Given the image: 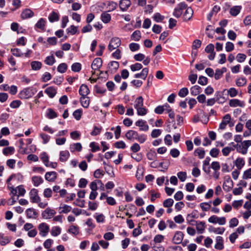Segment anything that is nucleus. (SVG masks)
Listing matches in <instances>:
<instances>
[{"label": "nucleus", "instance_id": "f257e3e1", "mask_svg": "<svg viewBox=\"0 0 251 251\" xmlns=\"http://www.w3.org/2000/svg\"><path fill=\"white\" fill-rule=\"evenodd\" d=\"M144 99L142 96L137 97L135 101L134 107L139 116H145L148 112V109L143 106Z\"/></svg>", "mask_w": 251, "mask_h": 251}, {"label": "nucleus", "instance_id": "f03ea898", "mask_svg": "<svg viewBox=\"0 0 251 251\" xmlns=\"http://www.w3.org/2000/svg\"><path fill=\"white\" fill-rule=\"evenodd\" d=\"M227 125L229 127H232L234 125L233 120L231 119V115L229 114H226L223 117L222 121L219 125L218 130L225 129Z\"/></svg>", "mask_w": 251, "mask_h": 251}, {"label": "nucleus", "instance_id": "7ed1b4c3", "mask_svg": "<svg viewBox=\"0 0 251 251\" xmlns=\"http://www.w3.org/2000/svg\"><path fill=\"white\" fill-rule=\"evenodd\" d=\"M37 92V89L33 87L25 88L20 93V97L24 99H29L31 98Z\"/></svg>", "mask_w": 251, "mask_h": 251}, {"label": "nucleus", "instance_id": "20e7f679", "mask_svg": "<svg viewBox=\"0 0 251 251\" xmlns=\"http://www.w3.org/2000/svg\"><path fill=\"white\" fill-rule=\"evenodd\" d=\"M121 44V40L118 37H113L110 41L108 46V49L109 50L112 51L117 49Z\"/></svg>", "mask_w": 251, "mask_h": 251}, {"label": "nucleus", "instance_id": "39448f33", "mask_svg": "<svg viewBox=\"0 0 251 251\" xmlns=\"http://www.w3.org/2000/svg\"><path fill=\"white\" fill-rule=\"evenodd\" d=\"M39 234L42 237H46L50 230V226L46 223H42L38 225Z\"/></svg>", "mask_w": 251, "mask_h": 251}, {"label": "nucleus", "instance_id": "423d86ee", "mask_svg": "<svg viewBox=\"0 0 251 251\" xmlns=\"http://www.w3.org/2000/svg\"><path fill=\"white\" fill-rule=\"evenodd\" d=\"M55 214L54 209L48 207L42 212L41 215L43 219L48 220L53 218Z\"/></svg>", "mask_w": 251, "mask_h": 251}, {"label": "nucleus", "instance_id": "0eeeda50", "mask_svg": "<svg viewBox=\"0 0 251 251\" xmlns=\"http://www.w3.org/2000/svg\"><path fill=\"white\" fill-rule=\"evenodd\" d=\"M187 5L184 2L180 3L175 9L173 15L176 18H179L182 14V10L186 9Z\"/></svg>", "mask_w": 251, "mask_h": 251}, {"label": "nucleus", "instance_id": "6e6552de", "mask_svg": "<svg viewBox=\"0 0 251 251\" xmlns=\"http://www.w3.org/2000/svg\"><path fill=\"white\" fill-rule=\"evenodd\" d=\"M29 197L33 203L39 202L40 198L38 196V191L36 189H32L29 192Z\"/></svg>", "mask_w": 251, "mask_h": 251}, {"label": "nucleus", "instance_id": "1a4fd4ad", "mask_svg": "<svg viewBox=\"0 0 251 251\" xmlns=\"http://www.w3.org/2000/svg\"><path fill=\"white\" fill-rule=\"evenodd\" d=\"M183 233L181 231H177L175 232L172 239V242L175 244H180L183 240Z\"/></svg>", "mask_w": 251, "mask_h": 251}, {"label": "nucleus", "instance_id": "9d476101", "mask_svg": "<svg viewBox=\"0 0 251 251\" xmlns=\"http://www.w3.org/2000/svg\"><path fill=\"white\" fill-rule=\"evenodd\" d=\"M233 186V182L230 177L226 178L223 183V189L226 192L231 190Z\"/></svg>", "mask_w": 251, "mask_h": 251}, {"label": "nucleus", "instance_id": "9b49d317", "mask_svg": "<svg viewBox=\"0 0 251 251\" xmlns=\"http://www.w3.org/2000/svg\"><path fill=\"white\" fill-rule=\"evenodd\" d=\"M229 105L232 107L237 106L243 107L245 106V102L238 99H232L229 101Z\"/></svg>", "mask_w": 251, "mask_h": 251}, {"label": "nucleus", "instance_id": "f8f14e48", "mask_svg": "<svg viewBox=\"0 0 251 251\" xmlns=\"http://www.w3.org/2000/svg\"><path fill=\"white\" fill-rule=\"evenodd\" d=\"M102 61L100 58H95L92 63V69L94 71L99 70L102 66Z\"/></svg>", "mask_w": 251, "mask_h": 251}, {"label": "nucleus", "instance_id": "ddd939ff", "mask_svg": "<svg viewBox=\"0 0 251 251\" xmlns=\"http://www.w3.org/2000/svg\"><path fill=\"white\" fill-rule=\"evenodd\" d=\"M98 184H101V189L104 190V184L100 180H96L91 182L90 184V188L91 191H97Z\"/></svg>", "mask_w": 251, "mask_h": 251}, {"label": "nucleus", "instance_id": "4468645a", "mask_svg": "<svg viewBox=\"0 0 251 251\" xmlns=\"http://www.w3.org/2000/svg\"><path fill=\"white\" fill-rule=\"evenodd\" d=\"M34 16V12L30 9H25L24 10L21 15V17L23 19H26L31 18Z\"/></svg>", "mask_w": 251, "mask_h": 251}, {"label": "nucleus", "instance_id": "2eb2a0df", "mask_svg": "<svg viewBox=\"0 0 251 251\" xmlns=\"http://www.w3.org/2000/svg\"><path fill=\"white\" fill-rule=\"evenodd\" d=\"M57 177V174L55 172H49L46 173L45 176L46 180L48 181L53 182Z\"/></svg>", "mask_w": 251, "mask_h": 251}, {"label": "nucleus", "instance_id": "dca6fc26", "mask_svg": "<svg viewBox=\"0 0 251 251\" xmlns=\"http://www.w3.org/2000/svg\"><path fill=\"white\" fill-rule=\"evenodd\" d=\"M135 125L140 127V130L142 131H147L149 129V126L146 124V122L140 120L136 122Z\"/></svg>", "mask_w": 251, "mask_h": 251}, {"label": "nucleus", "instance_id": "f3484780", "mask_svg": "<svg viewBox=\"0 0 251 251\" xmlns=\"http://www.w3.org/2000/svg\"><path fill=\"white\" fill-rule=\"evenodd\" d=\"M46 21L43 18H40L35 25V29H40L41 30H45Z\"/></svg>", "mask_w": 251, "mask_h": 251}, {"label": "nucleus", "instance_id": "a211bd4d", "mask_svg": "<svg viewBox=\"0 0 251 251\" xmlns=\"http://www.w3.org/2000/svg\"><path fill=\"white\" fill-rule=\"evenodd\" d=\"M196 226L197 231L199 233H202L206 228L205 223L204 222H196Z\"/></svg>", "mask_w": 251, "mask_h": 251}, {"label": "nucleus", "instance_id": "6ab92c4d", "mask_svg": "<svg viewBox=\"0 0 251 251\" xmlns=\"http://www.w3.org/2000/svg\"><path fill=\"white\" fill-rule=\"evenodd\" d=\"M60 213L67 214L72 211V207L70 205L61 204L59 207Z\"/></svg>", "mask_w": 251, "mask_h": 251}, {"label": "nucleus", "instance_id": "aec40b11", "mask_svg": "<svg viewBox=\"0 0 251 251\" xmlns=\"http://www.w3.org/2000/svg\"><path fill=\"white\" fill-rule=\"evenodd\" d=\"M131 4L129 0H121L120 2V7L122 11H126Z\"/></svg>", "mask_w": 251, "mask_h": 251}, {"label": "nucleus", "instance_id": "412c9836", "mask_svg": "<svg viewBox=\"0 0 251 251\" xmlns=\"http://www.w3.org/2000/svg\"><path fill=\"white\" fill-rule=\"evenodd\" d=\"M216 242L215 248L219 250H223L224 247L223 238L221 236H217L216 238Z\"/></svg>", "mask_w": 251, "mask_h": 251}, {"label": "nucleus", "instance_id": "4be33fe9", "mask_svg": "<svg viewBox=\"0 0 251 251\" xmlns=\"http://www.w3.org/2000/svg\"><path fill=\"white\" fill-rule=\"evenodd\" d=\"M26 214L28 218L36 219L38 213L34 209L30 208L26 210Z\"/></svg>", "mask_w": 251, "mask_h": 251}, {"label": "nucleus", "instance_id": "5701e85b", "mask_svg": "<svg viewBox=\"0 0 251 251\" xmlns=\"http://www.w3.org/2000/svg\"><path fill=\"white\" fill-rule=\"evenodd\" d=\"M245 162L244 159L242 157H238L234 162V164L236 168L241 170L245 165Z\"/></svg>", "mask_w": 251, "mask_h": 251}, {"label": "nucleus", "instance_id": "b1692460", "mask_svg": "<svg viewBox=\"0 0 251 251\" xmlns=\"http://www.w3.org/2000/svg\"><path fill=\"white\" fill-rule=\"evenodd\" d=\"M149 72V69L147 68H144L140 73L136 74L134 75L135 78H141L145 79Z\"/></svg>", "mask_w": 251, "mask_h": 251}, {"label": "nucleus", "instance_id": "393cba45", "mask_svg": "<svg viewBox=\"0 0 251 251\" xmlns=\"http://www.w3.org/2000/svg\"><path fill=\"white\" fill-rule=\"evenodd\" d=\"M82 150L81 144L79 143H74L70 145V150L72 152L75 151H80Z\"/></svg>", "mask_w": 251, "mask_h": 251}, {"label": "nucleus", "instance_id": "a878e982", "mask_svg": "<svg viewBox=\"0 0 251 251\" xmlns=\"http://www.w3.org/2000/svg\"><path fill=\"white\" fill-rule=\"evenodd\" d=\"M11 240V238L9 236H4L3 234L0 233V244L2 246H4L9 243Z\"/></svg>", "mask_w": 251, "mask_h": 251}, {"label": "nucleus", "instance_id": "bb28decb", "mask_svg": "<svg viewBox=\"0 0 251 251\" xmlns=\"http://www.w3.org/2000/svg\"><path fill=\"white\" fill-rule=\"evenodd\" d=\"M137 134L138 133L136 131L130 130L126 133V137L130 140L136 139L137 138Z\"/></svg>", "mask_w": 251, "mask_h": 251}, {"label": "nucleus", "instance_id": "cd10ccee", "mask_svg": "<svg viewBox=\"0 0 251 251\" xmlns=\"http://www.w3.org/2000/svg\"><path fill=\"white\" fill-rule=\"evenodd\" d=\"M48 19L49 21L51 23L57 22L59 19V15L57 13L55 12V11H52L49 15Z\"/></svg>", "mask_w": 251, "mask_h": 251}, {"label": "nucleus", "instance_id": "c85d7f7f", "mask_svg": "<svg viewBox=\"0 0 251 251\" xmlns=\"http://www.w3.org/2000/svg\"><path fill=\"white\" fill-rule=\"evenodd\" d=\"M79 93L81 97L86 96L89 93V90L87 86L85 84L81 85L79 88Z\"/></svg>", "mask_w": 251, "mask_h": 251}, {"label": "nucleus", "instance_id": "c756f323", "mask_svg": "<svg viewBox=\"0 0 251 251\" xmlns=\"http://www.w3.org/2000/svg\"><path fill=\"white\" fill-rule=\"evenodd\" d=\"M59 160L62 162L66 161L70 156V153L67 151H62L60 152Z\"/></svg>", "mask_w": 251, "mask_h": 251}, {"label": "nucleus", "instance_id": "7c9ffc66", "mask_svg": "<svg viewBox=\"0 0 251 251\" xmlns=\"http://www.w3.org/2000/svg\"><path fill=\"white\" fill-rule=\"evenodd\" d=\"M235 147H236L237 152L242 154H246L247 153L248 151L242 142L240 144H236Z\"/></svg>", "mask_w": 251, "mask_h": 251}, {"label": "nucleus", "instance_id": "2f4dec72", "mask_svg": "<svg viewBox=\"0 0 251 251\" xmlns=\"http://www.w3.org/2000/svg\"><path fill=\"white\" fill-rule=\"evenodd\" d=\"M45 92L51 98H53L56 94V89L52 87H49L47 88Z\"/></svg>", "mask_w": 251, "mask_h": 251}, {"label": "nucleus", "instance_id": "473e14b6", "mask_svg": "<svg viewBox=\"0 0 251 251\" xmlns=\"http://www.w3.org/2000/svg\"><path fill=\"white\" fill-rule=\"evenodd\" d=\"M119 67V62L117 61H113L108 64V68L110 71L112 72H116Z\"/></svg>", "mask_w": 251, "mask_h": 251}, {"label": "nucleus", "instance_id": "72a5a7b5", "mask_svg": "<svg viewBox=\"0 0 251 251\" xmlns=\"http://www.w3.org/2000/svg\"><path fill=\"white\" fill-rule=\"evenodd\" d=\"M201 88L198 85H195L190 89V93L192 96H197L201 92Z\"/></svg>", "mask_w": 251, "mask_h": 251}, {"label": "nucleus", "instance_id": "f704fd0d", "mask_svg": "<svg viewBox=\"0 0 251 251\" xmlns=\"http://www.w3.org/2000/svg\"><path fill=\"white\" fill-rule=\"evenodd\" d=\"M220 10V7L218 5H215L212 11L208 14L207 19L208 21H210L214 14L217 13Z\"/></svg>", "mask_w": 251, "mask_h": 251}, {"label": "nucleus", "instance_id": "c9c22d12", "mask_svg": "<svg viewBox=\"0 0 251 251\" xmlns=\"http://www.w3.org/2000/svg\"><path fill=\"white\" fill-rule=\"evenodd\" d=\"M241 6H234L230 9L229 13L233 16H237L240 12Z\"/></svg>", "mask_w": 251, "mask_h": 251}, {"label": "nucleus", "instance_id": "e433bc0d", "mask_svg": "<svg viewBox=\"0 0 251 251\" xmlns=\"http://www.w3.org/2000/svg\"><path fill=\"white\" fill-rule=\"evenodd\" d=\"M97 223H103L105 222V216L102 213H96L94 215Z\"/></svg>", "mask_w": 251, "mask_h": 251}, {"label": "nucleus", "instance_id": "4c0bfd02", "mask_svg": "<svg viewBox=\"0 0 251 251\" xmlns=\"http://www.w3.org/2000/svg\"><path fill=\"white\" fill-rule=\"evenodd\" d=\"M31 179L34 185L36 187L38 186L43 182V178L39 176H33Z\"/></svg>", "mask_w": 251, "mask_h": 251}, {"label": "nucleus", "instance_id": "58836bf2", "mask_svg": "<svg viewBox=\"0 0 251 251\" xmlns=\"http://www.w3.org/2000/svg\"><path fill=\"white\" fill-rule=\"evenodd\" d=\"M61 229L58 226H54L51 228L50 234L52 236L56 237L61 233Z\"/></svg>", "mask_w": 251, "mask_h": 251}, {"label": "nucleus", "instance_id": "ea45409f", "mask_svg": "<svg viewBox=\"0 0 251 251\" xmlns=\"http://www.w3.org/2000/svg\"><path fill=\"white\" fill-rule=\"evenodd\" d=\"M141 38V33L139 30H135L133 32L131 35V39L132 40L135 41H138Z\"/></svg>", "mask_w": 251, "mask_h": 251}, {"label": "nucleus", "instance_id": "a19ab883", "mask_svg": "<svg viewBox=\"0 0 251 251\" xmlns=\"http://www.w3.org/2000/svg\"><path fill=\"white\" fill-rule=\"evenodd\" d=\"M144 174V168L143 167L139 166L137 168L136 173V177L138 179L140 180L143 178Z\"/></svg>", "mask_w": 251, "mask_h": 251}, {"label": "nucleus", "instance_id": "79ce46f5", "mask_svg": "<svg viewBox=\"0 0 251 251\" xmlns=\"http://www.w3.org/2000/svg\"><path fill=\"white\" fill-rule=\"evenodd\" d=\"M193 14V9L191 7L187 8L184 14L185 19L190 20L192 18Z\"/></svg>", "mask_w": 251, "mask_h": 251}, {"label": "nucleus", "instance_id": "37998d69", "mask_svg": "<svg viewBox=\"0 0 251 251\" xmlns=\"http://www.w3.org/2000/svg\"><path fill=\"white\" fill-rule=\"evenodd\" d=\"M80 102L82 106L84 108H87L89 106V99L88 97L86 96H82L80 98Z\"/></svg>", "mask_w": 251, "mask_h": 251}, {"label": "nucleus", "instance_id": "c03bdc74", "mask_svg": "<svg viewBox=\"0 0 251 251\" xmlns=\"http://www.w3.org/2000/svg\"><path fill=\"white\" fill-rule=\"evenodd\" d=\"M68 231L72 234L76 235L79 234V227L77 226L72 225L70 226Z\"/></svg>", "mask_w": 251, "mask_h": 251}, {"label": "nucleus", "instance_id": "a18cd8bd", "mask_svg": "<svg viewBox=\"0 0 251 251\" xmlns=\"http://www.w3.org/2000/svg\"><path fill=\"white\" fill-rule=\"evenodd\" d=\"M226 71L225 67L222 68L221 70L217 69L215 74V78L217 80L219 79L222 75Z\"/></svg>", "mask_w": 251, "mask_h": 251}, {"label": "nucleus", "instance_id": "49530a36", "mask_svg": "<svg viewBox=\"0 0 251 251\" xmlns=\"http://www.w3.org/2000/svg\"><path fill=\"white\" fill-rule=\"evenodd\" d=\"M194 153L195 155L198 156L199 158L202 159L205 155V151L202 149L199 148L195 151Z\"/></svg>", "mask_w": 251, "mask_h": 251}, {"label": "nucleus", "instance_id": "de8ad7c7", "mask_svg": "<svg viewBox=\"0 0 251 251\" xmlns=\"http://www.w3.org/2000/svg\"><path fill=\"white\" fill-rule=\"evenodd\" d=\"M101 19L104 23H108L111 20V16L107 12H103L101 15Z\"/></svg>", "mask_w": 251, "mask_h": 251}, {"label": "nucleus", "instance_id": "09e8293b", "mask_svg": "<svg viewBox=\"0 0 251 251\" xmlns=\"http://www.w3.org/2000/svg\"><path fill=\"white\" fill-rule=\"evenodd\" d=\"M55 59L52 54L47 56L45 60V63L49 66L52 65L55 63Z\"/></svg>", "mask_w": 251, "mask_h": 251}, {"label": "nucleus", "instance_id": "8fccbe9b", "mask_svg": "<svg viewBox=\"0 0 251 251\" xmlns=\"http://www.w3.org/2000/svg\"><path fill=\"white\" fill-rule=\"evenodd\" d=\"M247 80L245 77H242L238 78L236 80V84L238 87H242L245 85L247 83Z\"/></svg>", "mask_w": 251, "mask_h": 251}, {"label": "nucleus", "instance_id": "3c124183", "mask_svg": "<svg viewBox=\"0 0 251 251\" xmlns=\"http://www.w3.org/2000/svg\"><path fill=\"white\" fill-rule=\"evenodd\" d=\"M15 149L13 147H8L5 148L2 151L3 153L5 155L12 154L14 152Z\"/></svg>", "mask_w": 251, "mask_h": 251}, {"label": "nucleus", "instance_id": "603ef678", "mask_svg": "<svg viewBox=\"0 0 251 251\" xmlns=\"http://www.w3.org/2000/svg\"><path fill=\"white\" fill-rule=\"evenodd\" d=\"M47 117L50 119L55 118L57 117V114L51 109H48L46 112Z\"/></svg>", "mask_w": 251, "mask_h": 251}, {"label": "nucleus", "instance_id": "864d4df0", "mask_svg": "<svg viewBox=\"0 0 251 251\" xmlns=\"http://www.w3.org/2000/svg\"><path fill=\"white\" fill-rule=\"evenodd\" d=\"M227 94L230 97L233 98L236 97L238 93L237 90L234 88L231 87L229 88V89L227 90Z\"/></svg>", "mask_w": 251, "mask_h": 251}, {"label": "nucleus", "instance_id": "5fc2aeb1", "mask_svg": "<svg viewBox=\"0 0 251 251\" xmlns=\"http://www.w3.org/2000/svg\"><path fill=\"white\" fill-rule=\"evenodd\" d=\"M246 58V55L241 53H238L236 56V59L237 62L239 63H242L244 62Z\"/></svg>", "mask_w": 251, "mask_h": 251}, {"label": "nucleus", "instance_id": "6e6d98bb", "mask_svg": "<svg viewBox=\"0 0 251 251\" xmlns=\"http://www.w3.org/2000/svg\"><path fill=\"white\" fill-rule=\"evenodd\" d=\"M174 204V200L172 199H167L163 202V206L167 208H170Z\"/></svg>", "mask_w": 251, "mask_h": 251}, {"label": "nucleus", "instance_id": "4d7b16f0", "mask_svg": "<svg viewBox=\"0 0 251 251\" xmlns=\"http://www.w3.org/2000/svg\"><path fill=\"white\" fill-rule=\"evenodd\" d=\"M32 69L34 70H39L42 66V63L39 61H33L31 63Z\"/></svg>", "mask_w": 251, "mask_h": 251}, {"label": "nucleus", "instance_id": "13d9d810", "mask_svg": "<svg viewBox=\"0 0 251 251\" xmlns=\"http://www.w3.org/2000/svg\"><path fill=\"white\" fill-rule=\"evenodd\" d=\"M238 220L236 218H233L229 222V226L231 228L234 227L238 226Z\"/></svg>", "mask_w": 251, "mask_h": 251}, {"label": "nucleus", "instance_id": "bf43d9fd", "mask_svg": "<svg viewBox=\"0 0 251 251\" xmlns=\"http://www.w3.org/2000/svg\"><path fill=\"white\" fill-rule=\"evenodd\" d=\"M200 207L203 211H207L211 208V205L208 202H202L200 204Z\"/></svg>", "mask_w": 251, "mask_h": 251}, {"label": "nucleus", "instance_id": "052dcab7", "mask_svg": "<svg viewBox=\"0 0 251 251\" xmlns=\"http://www.w3.org/2000/svg\"><path fill=\"white\" fill-rule=\"evenodd\" d=\"M142 67L143 66L141 64L136 63L130 66V69L132 71L135 72L141 70Z\"/></svg>", "mask_w": 251, "mask_h": 251}, {"label": "nucleus", "instance_id": "680f3d73", "mask_svg": "<svg viewBox=\"0 0 251 251\" xmlns=\"http://www.w3.org/2000/svg\"><path fill=\"white\" fill-rule=\"evenodd\" d=\"M242 178L244 179L251 178V168L245 171L243 173Z\"/></svg>", "mask_w": 251, "mask_h": 251}, {"label": "nucleus", "instance_id": "e2e57ef3", "mask_svg": "<svg viewBox=\"0 0 251 251\" xmlns=\"http://www.w3.org/2000/svg\"><path fill=\"white\" fill-rule=\"evenodd\" d=\"M82 111L81 109H77L73 112V116L76 120H79L82 116Z\"/></svg>", "mask_w": 251, "mask_h": 251}, {"label": "nucleus", "instance_id": "0e129e2a", "mask_svg": "<svg viewBox=\"0 0 251 251\" xmlns=\"http://www.w3.org/2000/svg\"><path fill=\"white\" fill-rule=\"evenodd\" d=\"M164 236L161 234H157L155 235L153 239V242L155 243H160L163 241Z\"/></svg>", "mask_w": 251, "mask_h": 251}, {"label": "nucleus", "instance_id": "69168bd1", "mask_svg": "<svg viewBox=\"0 0 251 251\" xmlns=\"http://www.w3.org/2000/svg\"><path fill=\"white\" fill-rule=\"evenodd\" d=\"M67 69V65L65 63H61L57 67V71L61 73H64L66 72Z\"/></svg>", "mask_w": 251, "mask_h": 251}, {"label": "nucleus", "instance_id": "338daca9", "mask_svg": "<svg viewBox=\"0 0 251 251\" xmlns=\"http://www.w3.org/2000/svg\"><path fill=\"white\" fill-rule=\"evenodd\" d=\"M177 176L182 182H184L187 177L186 173L185 172H179L177 174Z\"/></svg>", "mask_w": 251, "mask_h": 251}, {"label": "nucleus", "instance_id": "774afa93", "mask_svg": "<svg viewBox=\"0 0 251 251\" xmlns=\"http://www.w3.org/2000/svg\"><path fill=\"white\" fill-rule=\"evenodd\" d=\"M40 136L42 139V140H43V143L44 144H47L50 141V136H49L47 134H46L43 133H41L40 134Z\"/></svg>", "mask_w": 251, "mask_h": 251}]
</instances>
